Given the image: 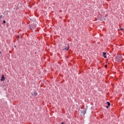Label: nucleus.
<instances>
[{
	"label": "nucleus",
	"mask_w": 124,
	"mask_h": 124,
	"mask_svg": "<svg viewBox=\"0 0 124 124\" xmlns=\"http://www.w3.org/2000/svg\"><path fill=\"white\" fill-rule=\"evenodd\" d=\"M64 47L63 50H68L69 48V45H66Z\"/></svg>",
	"instance_id": "f257e3e1"
},
{
	"label": "nucleus",
	"mask_w": 124,
	"mask_h": 124,
	"mask_svg": "<svg viewBox=\"0 0 124 124\" xmlns=\"http://www.w3.org/2000/svg\"><path fill=\"white\" fill-rule=\"evenodd\" d=\"M5 80V78H4V75H2L1 76V81H4Z\"/></svg>",
	"instance_id": "f03ea898"
},
{
	"label": "nucleus",
	"mask_w": 124,
	"mask_h": 124,
	"mask_svg": "<svg viewBox=\"0 0 124 124\" xmlns=\"http://www.w3.org/2000/svg\"><path fill=\"white\" fill-rule=\"evenodd\" d=\"M103 56H104V57L105 58H107L106 53L104 52V53H103Z\"/></svg>",
	"instance_id": "7ed1b4c3"
},
{
	"label": "nucleus",
	"mask_w": 124,
	"mask_h": 124,
	"mask_svg": "<svg viewBox=\"0 0 124 124\" xmlns=\"http://www.w3.org/2000/svg\"><path fill=\"white\" fill-rule=\"evenodd\" d=\"M107 104L108 106V107H109L110 106V104L109 102H107Z\"/></svg>",
	"instance_id": "20e7f679"
},
{
	"label": "nucleus",
	"mask_w": 124,
	"mask_h": 124,
	"mask_svg": "<svg viewBox=\"0 0 124 124\" xmlns=\"http://www.w3.org/2000/svg\"><path fill=\"white\" fill-rule=\"evenodd\" d=\"M34 93L35 95H37V93L36 92Z\"/></svg>",
	"instance_id": "39448f33"
},
{
	"label": "nucleus",
	"mask_w": 124,
	"mask_h": 124,
	"mask_svg": "<svg viewBox=\"0 0 124 124\" xmlns=\"http://www.w3.org/2000/svg\"><path fill=\"white\" fill-rule=\"evenodd\" d=\"M3 23H4V24H5V23H6V22L5 21V20H4V21H3Z\"/></svg>",
	"instance_id": "423d86ee"
},
{
	"label": "nucleus",
	"mask_w": 124,
	"mask_h": 124,
	"mask_svg": "<svg viewBox=\"0 0 124 124\" xmlns=\"http://www.w3.org/2000/svg\"><path fill=\"white\" fill-rule=\"evenodd\" d=\"M2 17V16H0V18H1Z\"/></svg>",
	"instance_id": "0eeeda50"
},
{
	"label": "nucleus",
	"mask_w": 124,
	"mask_h": 124,
	"mask_svg": "<svg viewBox=\"0 0 124 124\" xmlns=\"http://www.w3.org/2000/svg\"><path fill=\"white\" fill-rule=\"evenodd\" d=\"M120 31H122V30H123V29H120Z\"/></svg>",
	"instance_id": "6e6552de"
},
{
	"label": "nucleus",
	"mask_w": 124,
	"mask_h": 124,
	"mask_svg": "<svg viewBox=\"0 0 124 124\" xmlns=\"http://www.w3.org/2000/svg\"><path fill=\"white\" fill-rule=\"evenodd\" d=\"M108 65H105V67H107Z\"/></svg>",
	"instance_id": "1a4fd4ad"
},
{
	"label": "nucleus",
	"mask_w": 124,
	"mask_h": 124,
	"mask_svg": "<svg viewBox=\"0 0 124 124\" xmlns=\"http://www.w3.org/2000/svg\"><path fill=\"white\" fill-rule=\"evenodd\" d=\"M121 58H120L118 60V61H119L120 60Z\"/></svg>",
	"instance_id": "9d476101"
},
{
	"label": "nucleus",
	"mask_w": 124,
	"mask_h": 124,
	"mask_svg": "<svg viewBox=\"0 0 124 124\" xmlns=\"http://www.w3.org/2000/svg\"><path fill=\"white\" fill-rule=\"evenodd\" d=\"M108 107H109L108 106H107V107H106V108H108Z\"/></svg>",
	"instance_id": "9b49d317"
},
{
	"label": "nucleus",
	"mask_w": 124,
	"mask_h": 124,
	"mask_svg": "<svg viewBox=\"0 0 124 124\" xmlns=\"http://www.w3.org/2000/svg\"><path fill=\"white\" fill-rule=\"evenodd\" d=\"M62 124H64V123L62 122Z\"/></svg>",
	"instance_id": "f8f14e48"
},
{
	"label": "nucleus",
	"mask_w": 124,
	"mask_h": 124,
	"mask_svg": "<svg viewBox=\"0 0 124 124\" xmlns=\"http://www.w3.org/2000/svg\"><path fill=\"white\" fill-rule=\"evenodd\" d=\"M0 54H1V52L0 51Z\"/></svg>",
	"instance_id": "ddd939ff"
}]
</instances>
